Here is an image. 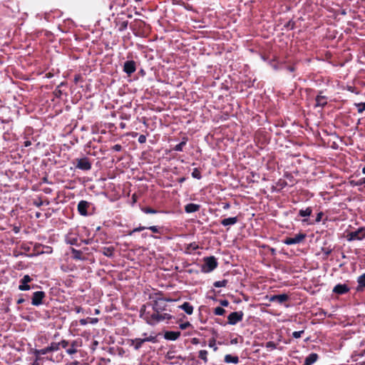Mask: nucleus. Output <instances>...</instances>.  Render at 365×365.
<instances>
[{"label":"nucleus","mask_w":365,"mask_h":365,"mask_svg":"<svg viewBox=\"0 0 365 365\" xmlns=\"http://www.w3.org/2000/svg\"><path fill=\"white\" fill-rule=\"evenodd\" d=\"M140 316L150 325H155L161 322L168 321L173 318V316L168 313L148 310L147 306L145 304L140 309Z\"/></svg>","instance_id":"f257e3e1"},{"label":"nucleus","mask_w":365,"mask_h":365,"mask_svg":"<svg viewBox=\"0 0 365 365\" xmlns=\"http://www.w3.org/2000/svg\"><path fill=\"white\" fill-rule=\"evenodd\" d=\"M217 267V262L215 257H208L204 259V264L201 269L205 273H209L213 271Z\"/></svg>","instance_id":"f03ea898"},{"label":"nucleus","mask_w":365,"mask_h":365,"mask_svg":"<svg viewBox=\"0 0 365 365\" xmlns=\"http://www.w3.org/2000/svg\"><path fill=\"white\" fill-rule=\"evenodd\" d=\"M365 239V227L359 228L357 230L347 234L346 240L348 241L361 240Z\"/></svg>","instance_id":"7ed1b4c3"},{"label":"nucleus","mask_w":365,"mask_h":365,"mask_svg":"<svg viewBox=\"0 0 365 365\" xmlns=\"http://www.w3.org/2000/svg\"><path fill=\"white\" fill-rule=\"evenodd\" d=\"M60 349V344L59 342H52L50 344L49 346H48L46 348L41 349H35L34 351V354L36 355L37 356L38 355H44L50 352L56 351Z\"/></svg>","instance_id":"20e7f679"},{"label":"nucleus","mask_w":365,"mask_h":365,"mask_svg":"<svg viewBox=\"0 0 365 365\" xmlns=\"http://www.w3.org/2000/svg\"><path fill=\"white\" fill-rule=\"evenodd\" d=\"M171 299L163 298L160 300H156L155 303L152 304V310L164 312L167 310L168 305L166 304V302H172Z\"/></svg>","instance_id":"39448f33"},{"label":"nucleus","mask_w":365,"mask_h":365,"mask_svg":"<svg viewBox=\"0 0 365 365\" xmlns=\"http://www.w3.org/2000/svg\"><path fill=\"white\" fill-rule=\"evenodd\" d=\"M243 316L244 313L242 311L232 312L227 317V323L235 325L242 320Z\"/></svg>","instance_id":"423d86ee"},{"label":"nucleus","mask_w":365,"mask_h":365,"mask_svg":"<svg viewBox=\"0 0 365 365\" xmlns=\"http://www.w3.org/2000/svg\"><path fill=\"white\" fill-rule=\"evenodd\" d=\"M306 237L304 233H299L293 237H287L284 240V243L287 245H297L302 242Z\"/></svg>","instance_id":"0eeeda50"},{"label":"nucleus","mask_w":365,"mask_h":365,"mask_svg":"<svg viewBox=\"0 0 365 365\" xmlns=\"http://www.w3.org/2000/svg\"><path fill=\"white\" fill-rule=\"evenodd\" d=\"M76 168L82 170H89L91 168V163L87 158H78Z\"/></svg>","instance_id":"6e6552de"},{"label":"nucleus","mask_w":365,"mask_h":365,"mask_svg":"<svg viewBox=\"0 0 365 365\" xmlns=\"http://www.w3.org/2000/svg\"><path fill=\"white\" fill-rule=\"evenodd\" d=\"M154 336L145 337L144 339L136 338L130 340V345L133 346L135 350L139 349L145 341H154Z\"/></svg>","instance_id":"1a4fd4ad"},{"label":"nucleus","mask_w":365,"mask_h":365,"mask_svg":"<svg viewBox=\"0 0 365 365\" xmlns=\"http://www.w3.org/2000/svg\"><path fill=\"white\" fill-rule=\"evenodd\" d=\"M46 297V294L43 291H37L34 292L31 304L34 306H39L42 304L43 299Z\"/></svg>","instance_id":"9d476101"},{"label":"nucleus","mask_w":365,"mask_h":365,"mask_svg":"<svg viewBox=\"0 0 365 365\" xmlns=\"http://www.w3.org/2000/svg\"><path fill=\"white\" fill-rule=\"evenodd\" d=\"M33 279L28 274H26L21 279L19 285V289L21 291H26L31 289V286L29 284Z\"/></svg>","instance_id":"9b49d317"},{"label":"nucleus","mask_w":365,"mask_h":365,"mask_svg":"<svg viewBox=\"0 0 365 365\" xmlns=\"http://www.w3.org/2000/svg\"><path fill=\"white\" fill-rule=\"evenodd\" d=\"M91 205V203L86 201V200H81L78 204V211L79 214L82 216H87L88 215V208Z\"/></svg>","instance_id":"f8f14e48"},{"label":"nucleus","mask_w":365,"mask_h":365,"mask_svg":"<svg viewBox=\"0 0 365 365\" xmlns=\"http://www.w3.org/2000/svg\"><path fill=\"white\" fill-rule=\"evenodd\" d=\"M136 70L135 62L133 61H127L124 63L123 71L127 74L130 75Z\"/></svg>","instance_id":"ddd939ff"},{"label":"nucleus","mask_w":365,"mask_h":365,"mask_svg":"<svg viewBox=\"0 0 365 365\" xmlns=\"http://www.w3.org/2000/svg\"><path fill=\"white\" fill-rule=\"evenodd\" d=\"M81 346V341L79 340H73L71 341L70 348L66 349V353L69 355L74 354L77 353V348Z\"/></svg>","instance_id":"4468645a"},{"label":"nucleus","mask_w":365,"mask_h":365,"mask_svg":"<svg viewBox=\"0 0 365 365\" xmlns=\"http://www.w3.org/2000/svg\"><path fill=\"white\" fill-rule=\"evenodd\" d=\"M289 299V296L287 294L272 295L269 297V302H277L279 304H282Z\"/></svg>","instance_id":"2eb2a0df"},{"label":"nucleus","mask_w":365,"mask_h":365,"mask_svg":"<svg viewBox=\"0 0 365 365\" xmlns=\"http://www.w3.org/2000/svg\"><path fill=\"white\" fill-rule=\"evenodd\" d=\"M349 290V288L348 286L345 284H336L334 289L333 292L337 294H344L348 292Z\"/></svg>","instance_id":"dca6fc26"},{"label":"nucleus","mask_w":365,"mask_h":365,"mask_svg":"<svg viewBox=\"0 0 365 365\" xmlns=\"http://www.w3.org/2000/svg\"><path fill=\"white\" fill-rule=\"evenodd\" d=\"M315 102L314 107L323 108L327 103V98L324 96L318 95L315 98Z\"/></svg>","instance_id":"f3484780"},{"label":"nucleus","mask_w":365,"mask_h":365,"mask_svg":"<svg viewBox=\"0 0 365 365\" xmlns=\"http://www.w3.org/2000/svg\"><path fill=\"white\" fill-rule=\"evenodd\" d=\"M180 336V331H166L165 333V338L168 340L175 341Z\"/></svg>","instance_id":"a211bd4d"},{"label":"nucleus","mask_w":365,"mask_h":365,"mask_svg":"<svg viewBox=\"0 0 365 365\" xmlns=\"http://www.w3.org/2000/svg\"><path fill=\"white\" fill-rule=\"evenodd\" d=\"M200 206L194 203H189L185 206V210L187 213H192L200 210Z\"/></svg>","instance_id":"6ab92c4d"},{"label":"nucleus","mask_w":365,"mask_h":365,"mask_svg":"<svg viewBox=\"0 0 365 365\" xmlns=\"http://www.w3.org/2000/svg\"><path fill=\"white\" fill-rule=\"evenodd\" d=\"M224 361L226 364H237L239 363V357L237 356H232L231 354H227L225 356Z\"/></svg>","instance_id":"aec40b11"},{"label":"nucleus","mask_w":365,"mask_h":365,"mask_svg":"<svg viewBox=\"0 0 365 365\" xmlns=\"http://www.w3.org/2000/svg\"><path fill=\"white\" fill-rule=\"evenodd\" d=\"M238 221V219L237 217H228L225 218L221 221V224L223 226H229V225H233L236 224Z\"/></svg>","instance_id":"412c9836"},{"label":"nucleus","mask_w":365,"mask_h":365,"mask_svg":"<svg viewBox=\"0 0 365 365\" xmlns=\"http://www.w3.org/2000/svg\"><path fill=\"white\" fill-rule=\"evenodd\" d=\"M318 359V355L315 353H312L305 359L304 363L307 365H312L315 363Z\"/></svg>","instance_id":"4be33fe9"},{"label":"nucleus","mask_w":365,"mask_h":365,"mask_svg":"<svg viewBox=\"0 0 365 365\" xmlns=\"http://www.w3.org/2000/svg\"><path fill=\"white\" fill-rule=\"evenodd\" d=\"M179 308L182 309L187 314H192L193 312V307L188 302H184Z\"/></svg>","instance_id":"5701e85b"},{"label":"nucleus","mask_w":365,"mask_h":365,"mask_svg":"<svg viewBox=\"0 0 365 365\" xmlns=\"http://www.w3.org/2000/svg\"><path fill=\"white\" fill-rule=\"evenodd\" d=\"M161 296L162 293L160 292H155L152 294H150L149 299L153 301V303H155L157 299L158 300L163 299V297H162Z\"/></svg>","instance_id":"b1692460"},{"label":"nucleus","mask_w":365,"mask_h":365,"mask_svg":"<svg viewBox=\"0 0 365 365\" xmlns=\"http://www.w3.org/2000/svg\"><path fill=\"white\" fill-rule=\"evenodd\" d=\"M312 210L311 207H307L305 210H300L299 211V215L301 217H309L311 215Z\"/></svg>","instance_id":"393cba45"},{"label":"nucleus","mask_w":365,"mask_h":365,"mask_svg":"<svg viewBox=\"0 0 365 365\" xmlns=\"http://www.w3.org/2000/svg\"><path fill=\"white\" fill-rule=\"evenodd\" d=\"M207 354L208 353L206 350H200L199 351L198 357L203 360L204 363L206 364L208 361Z\"/></svg>","instance_id":"a878e982"},{"label":"nucleus","mask_w":365,"mask_h":365,"mask_svg":"<svg viewBox=\"0 0 365 365\" xmlns=\"http://www.w3.org/2000/svg\"><path fill=\"white\" fill-rule=\"evenodd\" d=\"M114 249L113 247H105L103 249V255L107 257H111L113 255Z\"/></svg>","instance_id":"bb28decb"},{"label":"nucleus","mask_w":365,"mask_h":365,"mask_svg":"<svg viewBox=\"0 0 365 365\" xmlns=\"http://www.w3.org/2000/svg\"><path fill=\"white\" fill-rule=\"evenodd\" d=\"M192 177L194 178L198 179V180L201 179V178H202L201 173L198 168L193 169V170L192 172Z\"/></svg>","instance_id":"cd10ccee"},{"label":"nucleus","mask_w":365,"mask_h":365,"mask_svg":"<svg viewBox=\"0 0 365 365\" xmlns=\"http://www.w3.org/2000/svg\"><path fill=\"white\" fill-rule=\"evenodd\" d=\"M227 284V280L226 279H223V280H221V281H217L214 283V287H226Z\"/></svg>","instance_id":"c85d7f7f"},{"label":"nucleus","mask_w":365,"mask_h":365,"mask_svg":"<svg viewBox=\"0 0 365 365\" xmlns=\"http://www.w3.org/2000/svg\"><path fill=\"white\" fill-rule=\"evenodd\" d=\"M214 314L217 316H222L225 313V310L220 307H217L214 309Z\"/></svg>","instance_id":"c756f323"},{"label":"nucleus","mask_w":365,"mask_h":365,"mask_svg":"<svg viewBox=\"0 0 365 365\" xmlns=\"http://www.w3.org/2000/svg\"><path fill=\"white\" fill-rule=\"evenodd\" d=\"M185 144H186V140H183L181 143H180L179 144L176 145L175 146V148H173V150L175 151H179V152L182 151L183 147L185 145Z\"/></svg>","instance_id":"7c9ffc66"},{"label":"nucleus","mask_w":365,"mask_h":365,"mask_svg":"<svg viewBox=\"0 0 365 365\" xmlns=\"http://www.w3.org/2000/svg\"><path fill=\"white\" fill-rule=\"evenodd\" d=\"M142 211L146 214H155L158 212L156 210H154L151 207H143L142 208Z\"/></svg>","instance_id":"2f4dec72"},{"label":"nucleus","mask_w":365,"mask_h":365,"mask_svg":"<svg viewBox=\"0 0 365 365\" xmlns=\"http://www.w3.org/2000/svg\"><path fill=\"white\" fill-rule=\"evenodd\" d=\"M358 112L361 113L364 110H365V103H358L356 105Z\"/></svg>","instance_id":"473e14b6"},{"label":"nucleus","mask_w":365,"mask_h":365,"mask_svg":"<svg viewBox=\"0 0 365 365\" xmlns=\"http://www.w3.org/2000/svg\"><path fill=\"white\" fill-rule=\"evenodd\" d=\"M147 229V227H143V226H139L138 227H135L134 228L130 233L129 235H132L133 233L134 232H140V231H143L144 230Z\"/></svg>","instance_id":"72a5a7b5"},{"label":"nucleus","mask_w":365,"mask_h":365,"mask_svg":"<svg viewBox=\"0 0 365 365\" xmlns=\"http://www.w3.org/2000/svg\"><path fill=\"white\" fill-rule=\"evenodd\" d=\"M304 330H302V331H294L292 333V336L295 339H298V338H300L302 335V334H304Z\"/></svg>","instance_id":"f704fd0d"},{"label":"nucleus","mask_w":365,"mask_h":365,"mask_svg":"<svg viewBox=\"0 0 365 365\" xmlns=\"http://www.w3.org/2000/svg\"><path fill=\"white\" fill-rule=\"evenodd\" d=\"M72 252L73 253L74 259H81V252L79 250L73 249Z\"/></svg>","instance_id":"c9c22d12"},{"label":"nucleus","mask_w":365,"mask_h":365,"mask_svg":"<svg viewBox=\"0 0 365 365\" xmlns=\"http://www.w3.org/2000/svg\"><path fill=\"white\" fill-rule=\"evenodd\" d=\"M358 283H359V286H360L361 287H365V278H363V276H360L358 278Z\"/></svg>","instance_id":"e433bc0d"},{"label":"nucleus","mask_w":365,"mask_h":365,"mask_svg":"<svg viewBox=\"0 0 365 365\" xmlns=\"http://www.w3.org/2000/svg\"><path fill=\"white\" fill-rule=\"evenodd\" d=\"M60 346H61L63 349H66L68 346H70L71 341L66 340H62L59 342Z\"/></svg>","instance_id":"4c0bfd02"},{"label":"nucleus","mask_w":365,"mask_h":365,"mask_svg":"<svg viewBox=\"0 0 365 365\" xmlns=\"http://www.w3.org/2000/svg\"><path fill=\"white\" fill-rule=\"evenodd\" d=\"M147 229L151 230L154 233H159L160 232L159 228L157 226L148 227Z\"/></svg>","instance_id":"58836bf2"},{"label":"nucleus","mask_w":365,"mask_h":365,"mask_svg":"<svg viewBox=\"0 0 365 365\" xmlns=\"http://www.w3.org/2000/svg\"><path fill=\"white\" fill-rule=\"evenodd\" d=\"M266 347L267 348H271V349H274L276 348V345H275V344L273 341H268L266 344Z\"/></svg>","instance_id":"ea45409f"},{"label":"nucleus","mask_w":365,"mask_h":365,"mask_svg":"<svg viewBox=\"0 0 365 365\" xmlns=\"http://www.w3.org/2000/svg\"><path fill=\"white\" fill-rule=\"evenodd\" d=\"M114 151H116V152H119L122 150V146L119 144H116L115 145L113 146V148H112Z\"/></svg>","instance_id":"a19ab883"},{"label":"nucleus","mask_w":365,"mask_h":365,"mask_svg":"<svg viewBox=\"0 0 365 365\" xmlns=\"http://www.w3.org/2000/svg\"><path fill=\"white\" fill-rule=\"evenodd\" d=\"M146 141V137L144 135H140L138 138V142L140 143H144Z\"/></svg>","instance_id":"79ce46f5"},{"label":"nucleus","mask_w":365,"mask_h":365,"mask_svg":"<svg viewBox=\"0 0 365 365\" xmlns=\"http://www.w3.org/2000/svg\"><path fill=\"white\" fill-rule=\"evenodd\" d=\"M190 326V322H185V323L180 324V328L181 329H187Z\"/></svg>","instance_id":"37998d69"},{"label":"nucleus","mask_w":365,"mask_h":365,"mask_svg":"<svg viewBox=\"0 0 365 365\" xmlns=\"http://www.w3.org/2000/svg\"><path fill=\"white\" fill-rule=\"evenodd\" d=\"M36 359L34 360V361L31 364V365H39V360H41V358H40V355H38V356L36 355Z\"/></svg>","instance_id":"c03bdc74"},{"label":"nucleus","mask_w":365,"mask_h":365,"mask_svg":"<svg viewBox=\"0 0 365 365\" xmlns=\"http://www.w3.org/2000/svg\"><path fill=\"white\" fill-rule=\"evenodd\" d=\"M220 304L222 307H227L229 305V302L227 299H223L220 301Z\"/></svg>","instance_id":"a18cd8bd"},{"label":"nucleus","mask_w":365,"mask_h":365,"mask_svg":"<svg viewBox=\"0 0 365 365\" xmlns=\"http://www.w3.org/2000/svg\"><path fill=\"white\" fill-rule=\"evenodd\" d=\"M323 215V213L322 212H319L318 213L317 216V218H316V221L317 222H320L321 220H322V217Z\"/></svg>","instance_id":"49530a36"},{"label":"nucleus","mask_w":365,"mask_h":365,"mask_svg":"<svg viewBox=\"0 0 365 365\" xmlns=\"http://www.w3.org/2000/svg\"><path fill=\"white\" fill-rule=\"evenodd\" d=\"M209 346L210 347H214V350L216 351L217 349V347L215 346V341H210V344H209Z\"/></svg>","instance_id":"de8ad7c7"},{"label":"nucleus","mask_w":365,"mask_h":365,"mask_svg":"<svg viewBox=\"0 0 365 365\" xmlns=\"http://www.w3.org/2000/svg\"><path fill=\"white\" fill-rule=\"evenodd\" d=\"M88 322H87V319H82L80 320V324L81 325H86L87 324Z\"/></svg>","instance_id":"09e8293b"},{"label":"nucleus","mask_w":365,"mask_h":365,"mask_svg":"<svg viewBox=\"0 0 365 365\" xmlns=\"http://www.w3.org/2000/svg\"><path fill=\"white\" fill-rule=\"evenodd\" d=\"M98 319L97 318H91L90 319V322L91 324H96L98 322Z\"/></svg>","instance_id":"8fccbe9b"},{"label":"nucleus","mask_w":365,"mask_h":365,"mask_svg":"<svg viewBox=\"0 0 365 365\" xmlns=\"http://www.w3.org/2000/svg\"><path fill=\"white\" fill-rule=\"evenodd\" d=\"M31 145V141H29V140H26V141H24V147H29V146H30Z\"/></svg>","instance_id":"3c124183"},{"label":"nucleus","mask_w":365,"mask_h":365,"mask_svg":"<svg viewBox=\"0 0 365 365\" xmlns=\"http://www.w3.org/2000/svg\"><path fill=\"white\" fill-rule=\"evenodd\" d=\"M189 247H191L192 250H196L197 246L195 244H190Z\"/></svg>","instance_id":"603ef678"},{"label":"nucleus","mask_w":365,"mask_h":365,"mask_svg":"<svg viewBox=\"0 0 365 365\" xmlns=\"http://www.w3.org/2000/svg\"><path fill=\"white\" fill-rule=\"evenodd\" d=\"M24 302V299H22V298H21V299H19L17 300V304H22Z\"/></svg>","instance_id":"864d4df0"},{"label":"nucleus","mask_w":365,"mask_h":365,"mask_svg":"<svg viewBox=\"0 0 365 365\" xmlns=\"http://www.w3.org/2000/svg\"><path fill=\"white\" fill-rule=\"evenodd\" d=\"M229 207H230V205H229V204H227V203H226V204L223 206V208H224V209H227V208H229Z\"/></svg>","instance_id":"5fc2aeb1"},{"label":"nucleus","mask_w":365,"mask_h":365,"mask_svg":"<svg viewBox=\"0 0 365 365\" xmlns=\"http://www.w3.org/2000/svg\"><path fill=\"white\" fill-rule=\"evenodd\" d=\"M288 69L290 71H294V68L293 67H289Z\"/></svg>","instance_id":"6e6d98bb"},{"label":"nucleus","mask_w":365,"mask_h":365,"mask_svg":"<svg viewBox=\"0 0 365 365\" xmlns=\"http://www.w3.org/2000/svg\"><path fill=\"white\" fill-rule=\"evenodd\" d=\"M362 173L365 174V167L362 169Z\"/></svg>","instance_id":"4d7b16f0"},{"label":"nucleus","mask_w":365,"mask_h":365,"mask_svg":"<svg viewBox=\"0 0 365 365\" xmlns=\"http://www.w3.org/2000/svg\"><path fill=\"white\" fill-rule=\"evenodd\" d=\"M96 314H98L99 313V310L98 309H96Z\"/></svg>","instance_id":"13d9d810"},{"label":"nucleus","mask_w":365,"mask_h":365,"mask_svg":"<svg viewBox=\"0 0 365 365\" xmlns=\"http://www.w3.org/2000/svg\"><path fill=\"white\" fill-rule=\"evenodd\" d=\"M120 126H121V128H124V126H125V125H124V124H123V123H121V124H120Z\"/></svg>","instance_id":"bf43d9fd"},{"label":"nucleus","mask_w":365,"mask_h":365,"mask_svg":"<svg viewBox=\"0 0 365 365\" xmlns=\"http://www.w3.org/2000/svg\"><path fill=\"white\" fill-rule=\"evenodd\" d=\"M71 244H74V242L73 240H71V242H70Z\"/></svg>","instance_id":"052dcab7"},{"label":"nucleus","mask_w":365,"mask_h":365,"mask_svg":"<svg viewBox=\"0 0 365 365\" xmlns=\"http://www.w3.org/2000/svg\"><path fill=\"white\" fill-rule=\"evenodd\" d=\"M361 276H363V278H365V273L364 274H362Z\"/></svg>","instance_id":"680f3d73"},{"label":"nucleus","mask_w":365,"mask_h":365,"mask_svg":"<svg viewBox=\"0 0 365 365\" xmlns=\"http://www.w3.org/2000/svg\"><path fill=\"white\" fill-rule=\"evenodd\" d=\"M363 182H365V178L363 179Z\"/></svg>","instance_id":"e2e57ef3"}]
</instances>
